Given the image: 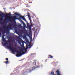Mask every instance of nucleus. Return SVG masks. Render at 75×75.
Masks as SVG:
<instances>
[{"label":"nucleus","instance_id":"1","mask_svg":"<svg viewBox=\"0 0 75 75\" xmlns=\"http://www.w3.org/2000/svg\"><path fill=\"white\" fill-rule=\"evenodd\" d=\"M2 37L3 41V42H2V44L3 46L7 47V48L11 50L13 53L16 52H17L16 56L18 57H21L23 54H25L26 52H27V49L28 48V47H30L29 48H30L32 46H31L30 44L28 46L26 45V48L24 47L23 49H22L21 47H19V50L16 51V48L13 47V45L11 44L10 42H8L6 40V38H4V36H2Z\"/></svg>","mask_w":75,"mask_h":75},{"label":"nucleus","instance_id":"2","mask_svg":"<svg viewBox=\"0 0 75 75\" xmlns=\"http://www.w3.org/2000/svg\"><path fill=\"white\" fill-rule=\"evenodd\" d=\"M12 26L13 27H16V24L14 25L11 23H10L8 25L4 26L3 28H1L0 29V37H1V33H5L6 32L8 31L9 30L11 29Z\"/></svg>","mask_w":75,"mask_h":75},{"label":"nucleus","instance_id":"3","mask_svg":"<svg viewBox=\"0 0 75 75\" xmlns=\"http://www.w3.org/2000/svg\"><path fill=\"white\" fill-rule=\"evenodd\" d=\"M8 14H7V16H4V17H5V20L6 21H4L3 23V24L4 25H6V24H7V22H6V21H15V19H16V16H12L11 18L10 17H8Z\"/></svg>","mask_w":75,"mask_h":75},{"label":"nucleus","instance_id":"4","mask_svg":"<svg viewBox=\"0 0 75 75\" xmlns=\"http://www.w3.org/2000/svg\"><path fill=\"white\" fill-rule=\"evenodd\" d=\"M18 42L19 44H20L21 47H24V43H23V41L22 40H18Z\"/></svg>","mask_w":75,"mask_h":75},{"label":"nucleus","instance_id":"5","mask_svg":"<svg viewBox=\"0 0 75 75\" xmlns=\"http://www.w3.org/2000/svg\"><path fill=\"white\" fill-rule=\"evenodd\" d=\"M34 69H33L32 68H31L30 69H28V70H27V72H25L23 74V75H24L25 74H26V73H28V72H31L32 71H33Z\"/></svg>","mask_w":75,"mask_h":75},{"label":"nucleus","instance_id":"6","mask_svg":"<svg viewBox=\"0 0 75 75\" xmlns=\"http://www.w3.org/2000/svg\"><path fill=\"white\" fill-rule=\"evenodd\" d=\"M19 18L21 19H22L23 20H24V21H25L27 22V21L26 20V19H25V17L24 16H23L21 15H19Z\"/></svg>","mask_w":75,"mask_h":75},{"label":"nucleus","instance_id":"7","mask_svg":"<svg viewBox=\"0 0 75 75\" xmlns=\"http://www.w3.org/2000/svg\"><path fill=\"white\" fill-rule=\"evenodd\" d=\"M29 38L30 40V41H32V37H31V36H30Z\"/></svg>","mask_w":75,"mask_h":75},{"label":"nucleus","instance_id":"8","mask_svg":"<svg viewBox=\"0 0 75 75\" xmlns=\"http://www.w3.org/2000/svg\"><path fill=\"white\" fill-rule=\"evenodd\" d=\"M23 25L24 27H25L26 26L25 24V23H23Z\"/></svg>","mask_w":75,"mask_h":75},{"label":"nucleus","instance_id":"9","mask_svg":"<svg viewBox=\"0 0 75 75\" xmlns=\"http://www.w3.org/2000/svg\"><path fill=\"white\" fill-rule=\"evenodd\" d=\"M25 32H26V33H25V34L26 35H28V34L27 33V31H26Z\"/></svg>","mask_w":75,"mask_h":75},{"label":"nucleus","instance_id":"10","mask_svg":"<svg viewBox=\"0 0 75 75\" xmlns=\"http://www.w3.org/2000/svg\"><path fill=\"white\" fill-rule=\"evenodd\" d=\"M28 17L29 19V20H30V21H31V19H30V16H28Z\"/></svg>","mask_w":75,"mask_h":75},{"label":"nucleus","instance_id":"11","mask_svg":"<svg viewBox=\"0 0 75 75\" xmlns=\"http://www.w3.org/2000/svg\"><path fill=\"white\" fill-rule=\"evenodd\" d=\"M8 61H6V64H8Z\"/></svg>","mask_w":75,"mask_h":75},{"label":"nucleus","instance_id":"12","mask_svg":"<svg viewBox=\"0 0 75 75\" xmlns=\"http://www.w3.org/2000/svg\"><path fill=\"white\" fill-rule=\"evenodd\" d=\"M40 66H38V67H36V68H40Z\"/></svg>","mask_w":75,"mask_h":75},{"label":"nucleus","instance_id":"13","mask_svg":"<svg viewBox=\"0 0 75 75\" xmlns=\"http://www.w3.org/2000/svg\"><path fill=\"white\" fill-rule=\"evenodd\" d=\"M50 58H53V56H51V55H50Z\"/></svg>","mask_w":75,"mask_h":75},{"label":"nucleus","instance_id":"14","mask_svg":"<svg viewBox=\"0 0 75 75\" xmlns=\"http://www.w3.org/2000/svg\"><path fill=\"white\" fill-rule=\"evenodd\" d=\"M27 25L28 27L29 25V23H27Z\"/></svg>","mask_w":75,"mask_h":75},{"label":"nucleus","instance_id":"15","mask_svg":"<svg viewBox=\"0 0 75 75\" xmlns=\"http://www.w3.org/2000/svg\"><path fill=\"white\" fill-rule=\"evenodd\" d=\"M15 15H18V13H15Z\"/></svg>","mask_w":75,"mask_h":75},{"label":"nucleus","instance_id":"16","mask_svg":"<svg viewBox=\"0 0 75 75\" xmlns=\"http://www.w3.org/2000/svg\"><path fill=\"white\" fill-rule=\"evenodd\" d=\"M6 60H7V61H8V58H7L6 59Z\"/></svg>","mask_w":75,"mask_h":75},{"label":"nucleus","instance_id":"17","mask_svg":"<svg viewBox=\"0 0 75 75\" xmlns=\"http://www.w3.org/2000/svg\"><path fill=\"white\" fill-rule=\"evenodd\" d=\"M2 15H3L4 14V13H2Z\"/></svg>","mask_w":75,"mask_h":75},{"label":"nucleus","instance_id":"18","mask_svg":"<svg viewBox=\"0 0 75 75\" xmlns=\"http://www.w3.org/2000/svg\"><path fill=\"white\" fill-rule=\"evenodd\" d=\"M17 45H16H16H15V46H16Z\"/></svg>","mask_w":75,"mask_h":75},{"label":"nucleus","instance_id":"19","mask_svg":"<svg viewBox=\"0 0 75 75\" xmlns=\"http://www.w3.org/2000/svg\"><path fill=\"white\" fill-rule=\"evenodd\" d=\"M9 15H10V13H9Z\"/></svg>","mask_w":75,"mask_h":75},{"label":"nucleus","instance_id":"20","mask_svg":"<svg viewBox=\"0 0 75 75\" xmlns=\"http://www.w3.org/2000/svg\"><path fill=\"white\" fill-rule=\"evenodd\" d=\"M48 58H50V57H49Z\"/></svg>","mask_w":75,"mask_h":75}]
</instances>
